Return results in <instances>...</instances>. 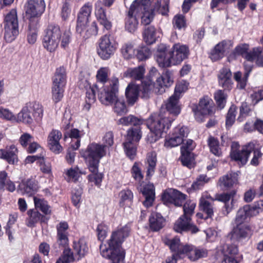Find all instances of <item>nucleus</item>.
I'll list each match as a JSON object with an SVG mask.
<instances>
[{
	"mask_svg": "<svg viewBox=\"0 0 263 263\" xmlns=\"http://www.w3.org/2000/svg\"><path fill=\"white\" fill-rule=\"evenodd\" d=\"M130 231V224L118 228L111 233L107 244L102 243L100 245L101 255L103 257L108 259L112 263H119L125 256V252L122 248V244L129 236Z\"/></svg>",
	"mask_w": 263,
	"mask_h": 263,
	"instance_id": "f257e3e1",
	"label": "nucleus"
},
{
	"mask_svg": "<svg viewBox=\"0 0 263 263\" xmlns=\"http://www.w3.org/2000/svg\"><path fill=\"white\" fill-rule=\"evenodd\" d=\"M110 90L105 87L103 90L99 92L98 99L102 104L110 105L115 103L114 111L118 115H122L127 112L128 109L122 98H118L119 80L118 78H113L110 83Z\"/></svg>",
	"mask_w": 263,
	"mask_h": 263,
	"instance_id": "f03ea898",
	"label": "nucleus"
},
{
	"mask_svg": "<svg viewBox=\"0 0 263 263\" xmlns=\"http://www.w3.org/2000/svg\"><path fill=\"white\" fill-rule=\"evenodd\" d=\"M173 83L172 72L166 70L160 77L157 78L155 83L149 79L142 81L141 86L139 87V96L142 99H147L150 97L152 91L162 94L165 92V88L170 87Z\"/></svg>",
	"mask_w": 263,
	"mask_h": 263,
	"instance_id": "7ed1b4c3",
	"label": "nucleus"
},
{
	"mask_svg": "<svg viewBox=\"0 0 263 263\" xmlns=\"http://www.w3.org/2000/svg\"><path fill=\"white\" fill-rule=\"evenodd\" d=\"M163 112L159 111L152 114L146 121L147 126L152 132L148 137L150 143L156 142L161 137L163 133H166L174 121L173 118L169 119V117Z\"/></svg>",
	"mask_w": 263,
	"mask_h": 263,
	"instance_id": "20e7f679",
	"label": "nucleus"
},
{
	"mask_svg": "<svg viewBox=\"0 0 263 263\" xmlns=\"http://www.w3.org/2000/svg\"><path fill=\"white\" fill-rule=\"evenodd\" d=\"M92 10V4L88 2L82 6L77 15L76 31L84 39L89 38L90 35H96L98 34V26L95 22L92 23L89 30L87 29V25Z\"/></svg>",
	"mask_w": 263,
	"mask_h": 263,
	"instance_id": "39448f33",
	"label": "nucleus"
},
{
	"mask_svg": "<svg viewBox=\"0 0 263 263\" xmlns=\"http://www.w3.org/2000/svg\"><path fill=\"white\" fill-rule=\"evenodd\" d=\"M164 243L173 250L178 248L182 258L187 256L191 261H196L208 255V251L206 249L197 248L191 245H183L180 242V239L177 237L172 239L166 238Z\"/></svg>",
	"mask_w": 263,
	"mask_h": 263,
	"instance_id": "423d86ee",
	"label": "nucleus"
},
{
	"mask_svg": "<svg viewBox=\"0 0 263 263\" xmlns=\"http://www.w3.org/2000/svg\"><path fill=\"white\" fill-rule=\"evenodd\" d=\"M238 145L237 143H233L232 146V151L231 152L232 159L237 161L240 165H243L248 161L250 153L253 151V157L250 164L254 166L259 164V159L261 158L262 154L259 149H255V144L253 142H250L245 145L241 150H234V147Z\"/></svg>",
	"mask_w": 263,
	"mask_h": 263,
	"instance_id": "0eeeda50",
	"label": "nucleus"
},
{
	"mask_svg": "<svg viewBox=\"0 0 263 263\" xmlns=\"http://www.w3.org/2000/svg\"><path fill=\"white\" fill-rule=\"evenodd\" d=\"M196 203L192 201H187L183 205V215L175 222L174 229L178 233L191 231L192 233H196L198 228L193 224L191 217L194 214Z\"/></svg>",
	"mask_w": 263,
	"mask_h": 263,
	"instance_id": "6e6552de",
	"label": "nucleus"
},
{
	"mask_svg": "<svg viewBox=\"0 0 263 263\" xmlns=\"http://www.w3.org/2000/svg\"><path fill=\"white\" fill-rule=\"evenodd\" d=\"M105 146L92 142L90 143L85 151H82L81 154L88 164V169L93 171L97 170L102 158L106 155Z\"/></svg>",
	"mask_w": 263,
	"mask_h": 263,
	"instance_id": "1a4fd4ad",
	"label": "nucleus"
},
{
	"mask_svg": "<svg viewBox=\"0 0 263 263\" xmlns=\"http://www.w3.org/2000/svg\"><path fill=\"white\" fill-rule=\"evenodd\" d=\"M140 3H143L145 9H142V11L139 13V17L141 16V23L144 25L150 24L153 20L155 12H158L162 15L167 14L168 12V5L170 0H157L153 6V9H148L146 0H139Z\"/></svg>",
	"mask_w": 263,
	"mask_h": 263,
	"instance_id": "9d476101",
	"label": "nucleus"
},
{
	"mask_svg": "<svg viewBox=\"0 0 263 263\" xmlns=\"http://www.w3.org/2000/svg\"><path fill=\"white\" fill-rule=\"evenodd\" d=\"M4 31V39L7 42H12L18 35V21L16 9H12L6 14Z\"/></svg>",
	"mask_w": 263,
	"mask_h": 263,
	"instance_id": "9b49d317",
	"label": "nucleus"
},
{
	"mask_svg": "<svg viewBox=\"0 0 263 263\" xmlns=\"http://www.w3.org/2000/svg\"><path fill=\"white\" fill-rule=\"evenodd\" d=\"M66 84V69L61 66L56 69L52 79V98L55 103L59 102L63 98Z\"/></svg>",
	"mask_w": 263,
	"mask_h": 263,
	"instance_id": "f8f14e48",
	"label": "nucleus"
},
{
	"mask_svg": "<svg viewBox=\"0 0 263 263\" xmlns=\"http://www.w3.org/2000/svg\"><path fill=\"white\" fill-rule=\"evenodd\" d=\"M61 37L60 26L54 24L49 25L44 31L43 39L44 47L50 52L54 51L58 47Z\"/></svg>",
	"mask_w": 263,
	"mask_h": 263,
	"instance_id": "ddd939ff",
	"label": "nucleus"
},
{
	"mask_svg": "<svg viewBox=\"0 0 263 263\" xmlns=\"http://www.w3.org/2000/svg\"><path fill=\"white\" fill-rule=\"evenodd\" d=\"M118 47V43L111 34H105L99 39L97 53L103 60L109 59L114 54Z\"/></svg>",
	"mask_w": 263,
	"mask_h": 263,
	"instance_id": "4468645a",
	"label": "nucleus"
},
{
	"mask_svg": "<svg viewBox=\"0 0 263 263\" xmlns=\"http://www.w3.org/2000/svg\"><path fill=\"white\" fill-rule=\"evenodd\" d=\"M143 3L139 0H135L131 4L125 18V29L129 32H134L138 25L139 13L142 9H145Z\"/></svg>",
	"mask_w": 263,
	"mask_h": 263,
	"instance_id": "2eb2a0df",
	"label": "nucleus"
},
{
	"mask_svg": "<svg viewBox=\"0 0 263 263\" xmlns=\"http://www.w3.org/2000/svg\"><path fill=\"white\" fill-rule=\"evenodd\" d=\"M115 0H98L95 5V15L100 24L107 30L112 27L111 22L107 18L105 7H110Z\"/></svg>",
	"mask_w": 263,
	"mask_h": 263,
	"instance_id": "dca6fc26",
	"label": "nucleus"
},
{
	"mask_svg": "<svg viewBox=\"0 0 263 263\" xmlns=\"http://www.w3.org/2000/svg\"><path fill=\"white\" fill-rule=\"evenodd\" d=\"M249 45L247 44H240L237 45L234 49V51L230 54L228 57V61L229 62L236 59L238 55L244 57L248 62H253L254 60L258 58L260 54L261 49L259 47L254 48L252 51L248 52Z\"/></svg>",
	"mask_w": 263,
	"mask_h": 263,
	"instance_id": "f3484780",
	"label": "nucleus"
},
{
	"mask_svg": "<svg viewBox=\"0 0 263 263\" xmlns=\"http://www.w3.org/2000/svg\"><path fill=\"white\" fill-rule=\"evenodd\" d=\"M187 135V128L179 125L173 129L172 135L165 139L164 146L168 148L177 146L183 143L184 138H186Z\"/></svg>",
	"mask_w": 263,
	"mask_h": 263,
	"instance_id": "a211bd4d",
	"label": "nucleus"
},
{
	"mask_svg": "<svg viewBox=\"0 0 263 263\" xmlns=\"http://www.w3.org/2000/svg\"><path fill=\"white\" fill-rule=\"evenodd\" d=\"M45 8L44 0H28L25 10L26 16L29 18V22H32L33 18L41 16Z\"/></svg>",
	"mask_w": 263,
	"mask_h": 263,
	"instance_id": "6ab92c4d",
	"label": "nucleus"
},
{
	"mask_svg": "<svg viewBox=\"0 0 263 263\" xmlns=\"http://www.w3.org/2000/svg\"><path fill=\"white\" fill-rule=\"evenodd\" d=\"M189 47L180 43L174 44L172 50L170 51V58L172 65H178L187 59L189 55Z\"/></svg>",
	"mask_w": 263,
	"mask_h": 263,
	"instance_id": "aec40b11",
	"label": "nucleus"
},
{
	"mask_svg": "<svg viewBox=\"0 0 263 263\" xmlns=\"http://www.w3.org/2000/svg\"><path fill=\"white\" fill-rule=\"evenodd\" d=\"M238 199L236 191L234 190L228 193L217 194L216 196V200L224 203V208L227 215L230 213L235 206H237Z\"/></svg>",
	"mask_w": 263,
	"mask_h": 263,
	"instance_id": "412c9836",
	"label": "nucleus"
},
{
	"mask_svg": "<svg viewBox=\"0 0 263 263\" xmlns=\"http://www.w3.org/2000/svg\"><path fill=\"white\" fill-rule=\"evenodd\" d=\"M218 253L223 255L221 263H238L236 256L238 253V249L236 245L226 243L220 247Z\"/></svg>",
	"mask_w": 263,
	"mask_h": 263,
	"instance_id": "4be33fe9",
	"label": "nucleus"
},
{
	"mask_svg": "<svg viewBox=\"0 0 263 263\" xmlns=\"http://www.w3.org/2000/svg\"><path fill=\"white\" fill-rule=\"evenodd\" d=\"M179 99L178 97L172 95L165 103V107L161 108L160 111H162L163 114L169 117V119L173 118L174 121L181 112V108L179 104Z\"/></svg>",
	"mask_w": 263,
	"mask_h": 263,
	"instance_id": "5701e85b",
	"label": "nucleus"
},
{
	"mask_svg": "<svg viewBox=\"0 0 263 263\" xmlns=\"http://www.w3.org/2000/svg\"><path fill=\"white\" fill-rule=\"evenodd\" d=\"M186 195L177 190L169 189L163 193L162 200L165 204L172 203L176 206H181L185 199Z\"/></svg>",
	"mask_w": 263,
	"mask_h": 263,
	"instance_id": "b1692460",
	"label": "nucleus"
},
{
	"mask_svg": "<svg viewBox=\"0 0 263 263\" xmlns=\"http://www.w3.org/2000/svg\"><path fill=\"white\" fill-rule=\"evenodd\" d=\"M212 100L208 97L201 99L198 105L193 109L196 118L199 120L201 117L212 114Z\"/></svg>",
	"mask_w": 263,
	"mask_h": 263,
	"instance_id": "393cba45",
	"label": "nucleus"
},
{
	"mask_svg": "<svg viewBox=\"0 0 263 263\" xmlns=\"http://www.w3.org/2000/svg\"><path fill=\"white\" fill-rule=\"evenodd\" d=\"M69 225L66 221H62L56 226L57 241L62 247H66L69 243Z\"/></svg>",
	"mask_w": 263,
	"mask_h": 263,
	"instance_id": "a878e982",
	"label": "nucleus"
},
{
	"mask_svg": "<svg viewBox=\"0 0 263 263\" xmlns=\"http://www.w3.org/2000/svg\"><path fill=\"white\" fill-rule=\"evenodd\" d=\"M39 188L38 182L35 179H24L18 186V191L28 196L34 195Z\"/></svg>",
	"mask_w": 263,
	"mask_h": 263,
	"instance_id": "bb28decb",
	"label": "nucleus"
},
{
	"mask_svg": "<svg viewBox=\"0 0 263 263\" xmlns=\"http://www.w3.org/2000/svg\"><path fill=\"white\" fill-rule=\"evenodd\" d=\"M62 133L57 129H53L49 134L47 138V143L49 149L55 154L61 153L63 147L60 143V140L62 138Z\"/></svg>",
	"mask_w": 263,
	"mask_h": 263,
	"instance_id": "cd10ccee",
	"label": "nucleus"
},
{
	"mask_svg": "<svg viewBox=\"0 0 263 263\" xmlns=\"http://www.w3.org/2000/svg\"><path fill=\"white\" fill-rule=\"evenodd\" d=\"M167 47L165 45L160 44L158 46L155 58L160 67H168L171 66L170 51L167 52Z\"/></svg>",
	"mask_w": 263,
	"mask_h": 263,
	"instance_id": "c85d7f7f",
	"label": "nucleus"
},
{
	"mask_svg": "<svg viewBox=\"0 0 263 263\" xmlns=\"http://www.w3.org/2000/svg\"><path fill=\"white\" fill-rule=\"evenodd\" d=\"M218 83L225 90H230L232 87V73L230 69L226 67L221 68L218 74Z\"/></svg>",
	"mask_w": 263,
	"mask_h": 263,
	"instance_id": "c756f323",
	"label": "nucleus"
},
{
	"mask_svg": "<svg viewBox=\"0 0 263 263\" xmlns=\"http://www.w3.org/2000/svg\"><path fill=\"white\" fill-rule=\"evenodd\" d=\"M109 74L110 70L108 67H101L98 70L96 75L97 83L95 85H98V87L100 88L99 92L101 90H103L105 87L108 88L109 90H110V83L113 78L109 81V85H105V83L108 81ZM114 78H116L114 77Z\"/></svg>",
	"mask_w": 263,
	"mask_h": 263,
	"instance_id": "7c9ffc66",
	"label": "nucleus"
},
{
	"mask_svg": "<svg viewBox=\"0 0 263 263\" xmlns=\"http://www.w3.org/2000/svg\"><path fill=\"white\" fill-rule=\"evenodd\" d=\"M31 107L36 109V110H39L36 106H31L30 104H25L16 116V122H22L25 124H31L35 121V119L29 114V109H31Z\"/></svg>",
	"mask_w": 263,
	"mask_h": 263,
	"instance_id": "2f4dec72",
	"label": "nucleus"
},
{
	"mask_svg": "<svg viewBox=\"0 0 263 263\" xmlns=\"http://www.w3.org/2000/svg\"><path fill=\"white\" fill-rule=\"evenodd\" d=\"M27 215L28 218L27 220V224L31 228L35 227V224L39 222H40L41 223H47L49 220V218L42 215L35 209H29L27 211Z\"/></svg>",
	"mask_w": 263,
	"mask_h": 263,
	"instance_id": "473e14b6",
	"label": "nucleus"
},
{
	"mask_svg": "<svg viewBox=\"0 0 263 263\" xmlns=\"http://www.w3.org/2000/svg\"><path fill=\"white\" fill-rule=\"evenodd\" d=\"M249 231L248 226L245 224H236V227L229 234L228 237L232 240H239L247 237Z\"/></svg>",
	"mask_w": 263,
	"mask_h": 263,
	"instance_id": "72a5a7b5",
	"label": "nucleus"
},
{
	"mask_svg": "<svg viewBox=\"0 0 263 263\" xmlns=\"http://www.w3.org/2000/svg\"><path fill=\"white\" fill-rule=\"evenodd\" d=\"M17 149L14 145H11L6 149H0V158L6 160L9 164H14L17 162Z\"/></svg>",
	"mask_w": 263,
	"mask_h": 263,
	"instance_id": "f704fd0d",
	"label": "nucleus"
},
{
	"mask_svg": "<svg viewBox=\"0 0 263 263\" xmlns=\"http://www.w3.org/2000/svg\"><path fill=\"white\" fill-rule=\"evenodd\" d=\"M145 200L143 201V205L148 208L151 206L155 198V186L153 183H148L144 185L141 190Z\"/></svg>",
	"mask_w": 263,
	"mask_h": 263,
	"instance_id": "c9c22d12",
	"label": "nucleus"
},
{
	"mask_svg": "<svg viewBox=\"0 0 263 263\" xmlns=\"http://www.w3.org/2000/svg\"><path fill=\"white\" fill-rule=\"evenodd\" d=\"M254 215V210L249 205H246L240 208L236 214L235 223L236 224H242L250 217Z\"/></svg>",
	"mask_w": 263,
	"mask_h": 263,
	"instance_id": "e433bc0d",
	"label": "nucleus"
},
{
	"mask_svg": "<svg viewBox=\"0 0 263 263\" xmlns=\"http://www.w3.org/2000/svg\"><path fill=\"white\" fill-rule=\"evenodd\" d=\"M160 34L153 26H149L145 27L143 32V40L147 44H153L160 37Z\"/></svg>",
	"mask_w": 263,
	"mask_h": 263,
	"instance_id": "4c0bfd02",
	"label": "nucleus"
},
{
	"mask_svg": "<svg viewBox=\"0 0 263 263\" xmlns=\"http://www.w3.org/2000/svg\"><path fill=\"white\" fill-rule=\"evenodd\" d=\"M238 176V174L235 172L227 174L219 178V185L225 189L230 188L237 183Z\"/></svg>",
	"mask_w": 263,
	"mask_h": 263,
	"instance_id": "58836bf2",
	"label": "nucleus"
},
{
	"mask_svg": "<svg viewBox=\"0 0 263 263\" xmlns=\"http://www.w3.org/2000/svg\"><path fill=\"white\" fill-rule=\"evenodd\" d=\"M157 154L155 152H151L147 154L146 157V179L149 180L154 174L156 163Z\"/></svg>",
	"mask_w": 263,
	"mask_h": 263,
	"instance_id": "ea45409f",
	"label": "nucleus"
},
{
	"mask_svg": "<svg viewBox=\"0 0 263 263\" xmlns=\"http://www.w3.org/2000/svg\"><path fill=\"white\" fill-rule=\"evenodd\" d=\"M85 134L83 130L72 128L70 130L69 133L64 134V138L66 139L67 137V135H68L69 137L72 139L70 146L73 149L77 150L80 146L81 138L84 136Z\"/></svg>",
	"mask_w": 263,
	"mask_h": 263,
	"instance_id": "a19ab883",
	"label": "nucleus"
},
{
	"mask_svg": "<svg viewBox=\"0 0 263 263\" xmlns=\"http://www.w3.org/2000/svg\"><path fill=\"white\" fill-rule=\"evenodd\" d=\"M100 88L98 87V85H94L92 87H89L87 90H86L85 104L84 106V109L88 111L92 104H93L96 100V91H98V95Z\"/></svg>",
	"mask_w": 263,
	"mask_h": 263,
	"instance_id": "79ce46f5",
	"label": "nucleus"
},
{
	"mask_svg": "<svg viewBox=\"0 0 263 263\" xmlns=\"http://www.w3.org/2000/svg\"><path fill=\"white\" fill-rule=\"evenodd\" d=\"M139 86L133 83L128 84L125 90V96L129 104L133 105L139 95Z\"/></svg>",
	"mask_w": 263,
	"mask_h": 263,
	"instance_id": "37998d69",
	"label": "nucleus"
},
{
	"mask_svg": "<svg viewBox=\"0 0 263 263\" xmlns=\"http://www.w3.org/2000/svg\"><path fill=\"white\" fill-rule=\"evenodd\" d=\"M227 42L225 40L219 42L211 50L210 58L213 61H217L224 57Z\"/></svg>",
	"mask_w": 263,
	"mask_h": 263,
	"instance_id": "c03bdc74",
	"label": "nucleus"
},
{
	"mask_svg": "<svg viewBox=\"0 0 263 263\" xmlns=\"http://www.w3.org/2000/svg\"><path fill=\"white\" fill-rule=\"evenodd\" d=\"M145 71L144 67L141 65L137 67L127 69L124 72V76L133 80L141 81L143 79Z\"/></svg>",
	"mask_w": 263,
	"mask_h": 263,
	"instance_id": "a18cd8bd",
	"label": "nucleus"
},
{
	"mask_svg": "<svg viewBox=\"0 0 263 263\" xmlns=\"http://www.w3.org/2000/svg\"><path fill=\"white\" fill-rule=\"evenodd\" d=\"M149 227L153 231H158L162 229L165 222V219L159 213H152L149 218Z\"/></svg>",
	"mask_w": 263,
	"mask_h": 263,
	"instance_id": "49530a36",
	"label": "nucleus"
},
{
	"mask_svg": "<svg viewBox=\"0 0 263 263\" xmlns=\"http://www.w3.org/2000/svg\"><path fill=\"white\" fill-rule=\"evenodd\" d=\"M141 163L139 162H135L130 169L132 177L134 179L136 183L140 186L142 185L144 179V174L141 168Z\"/></svg>",
	"mask_w": 263,
	"mask_h": 263,
	"instance_id": "de8ad7c7",
	"label": "nucleus"
},
{
	"mask_svg": "<svg viewBox=\"0 0 263 263\" xmlns=\"http://www.w3.org/2000/svg\"><path fill=\"white\" fill-rule=\"evenodd\" d=\"M144 122V120L142 118L136 117L132 115L123 117L118 120V123L123 126H140L143 124Z\"/></svg>",
	"mask_w": 263,
	"mask_h": 263,
	"instance_id": "09e8293b",
	"label": "nucleus"
},
{
	"mask_svg": "<svg viewBox=\"0 0 263 263\" xmlns=\"http://www.w3.org/2000/svg\"><path fill=\"white\" fill-rule=\"evenodd\" d=\"M33 201L35 209L37 211H41L44 214L47 215L51 213L50 206L48 204L47 201L43 198H39L36 197H33Z\"/></svg>",
	"mask_w": 263,
	"mask_h": 263,
	"instance_id": "8fccbe9b",
	"label": "nucleus"
},
{
	"mask_svg": "<svg viewBox=\"0 0 263 263\" xmlns=\"http://www.w3.org/2000/svg\"><path fill=\"white\" fill-rule=\"evenodd\" d=\"M26 104H30L31 106H36L37 107L39 110H36V109H34V108L31 107V109H29V114L31 116L35 119V121L36 122H39L41 121L43 116V108L41 104H40L38 102L33 101V102H29L26 103Z\"/></svg>",
	"mask_w": 263,
	"mask_h": 263,
	"instance_id": "3c124183",
	"label": "nucleus"
},
{
	"mask_svg": "<svg viewBox=\"0 0 263 263\" xmlns=\"http://www.w3.org/2000/svg\"><path fill=\"white\" fill-rule=\"evenodd\" d=\"M120 51L125 59H130L135 57L136 50L132 42H128L124 43L121 46Z\"/></svg>",
	"mask_w": 263,
	"mask_h": 263,
	"instance_id": "603ef678",
	"label": "nucleus"
},
{
	"mask_svg": "<svg viewBox=\"0 0 263 263\" xmlns=\"http://www.w3.org/2000/svg\"><path fill=\"white\" fill-rule=\"evenodd\" d=\"M73 247L74 251L79 257L84 256L88 250L85 240L82 238L78 241H74Z\"/></svg>",
	"mask_w": 263,
	"mask_h": 263,
	"instance_id": "864d4df0",
	"label": "nucleus"
},
{
	"mask_svg": "<svg viewBox=\"0 0 263 263\" xmlns=\"http://www.w3.org/2000/svg\"><path fill=\"white\" fill-rule=\"evenodd\" d=\"M199 206L200 210L206 215L205 218H211L213 216V204L203 197L200 200Z\"/></svg>",
	"mask_w": 263,
	"mask_h": 263,
	"instance_id": "5fc2aeb1",
	"label": "nucleus"
},
{
	"mask_svg": "<svg viewBox=\"0 0 263 263\" xmlns=\"http://www.w3.org/2000/svg\"><path fill=\"white\" fill-rule=\"evenodd\" d=\"M119 196L120 198L119 205L123 207L125 205L129 204L132 201L133 193L128 189L122 190L120 192Z\"/></svg>",
	"mask_w": 263,
	"mask_h": 263,
	"instance_id": "6e6d98bb",
	"label": "nucleus"
},
{
	"mask_svg": "<svg viewBox=\"0 0 263 263\" xmlns=\"http://www.w3.org/2000/svg\"><path fill=\"white\" fill-rule=\"evenodd\" d=\"M141 136L142 133L140 126L130 128L127 130L126 142H138L141 138Z\"/></svg>",
	"mask_w": 263,
	"mask_h": 263,
	"instance_id": "4d7b16f0",
	"label": "nucleus"
},
{
	"mask_svg": "<svg viewBox=\"0 0 263 263\" xmlns=\"http://www.w3.org/2000/svg\"><path fill=\"white\" fill-rule=\"evenodd\" d=\"M98 167L99 165H97V170L94 171L89 169L91 173L88 176L87 178L89 182H93L95 185L99 187L101 185L103 175L98 172Z\"/></svg>",
	"mask_w": 263,
	"mask_h": 263,
	"instance_id": "13d9d810",
	"label": "nucleus"
},
{
	"mask_svg": "<svg viewBox=\"0 0 263 263\" xmlns=\"http://www.w3.org/2000/svg\"><path fill=\"white\" fill-rule=\"evenodd\" d=\"M71 0H63L60 15L62 20L64 21H67L70 16L71 12Z\"/></svg>",
	"mask_w": 263,
	"mask_h": 263,
	"instance_id": "bf43d9fd",
	"label": "nucleus"
},
{
	"mask_svg": "<svg viewBox=\"0 0 263 263\" xmlns=\"http://www.w3.org/2000/svg\"><path fill=\"white\" fill-rule=\"evenodd\" d=\"M214 99L217 107L220 109H223L226 104L227 95L223 90H218L214 93Z\"/></svg>",
	"mask_w": 263,
	"mask_h": 263,
	"instance_id": "052dcab7",
	"label": "nucleus"
},
{
	"mask_svg": "<svg viewBox=\"0 0 263 263\" xmlns=\"http://www.w3.org/2000/svg\"><path fill=\"white\" fill-rule=\"evenodd\" d=\"M208 142L211 152L215 156H221L222 152L219 147L218 140L214 137L210 136L208 139Z\"/></svg>",
	"mask_w": 263,
	"mask_h": 263,
	"instance_id": "680f3d73",
	"label": "nucleus"
},
{
	"mask_svg": "<svg viewBox=\"0 0 263 263\" xmlns=\"http://www.w3.org/2000/svg\"><path fill=\"white\" fill-rule=\"evenodd\" d=\"M180 160L183 166L188 168H192L193 166L194 157L192 153L181 151Z\"/></svg>",
	"mask_w": 263,
	"mask_h": 263,
	"instance_id": "e2e57ef3",
	"label": "nucleus"
},
{
	"mask_svg": "<svg viewBox=\"0 0 263 263\" xmlns=\"http://www.w3.org/2000/svg\"><path fill=\"white\" fill-rule=\"evenodd\" d=\"M236 115V108L235 106H231L227 113L226 120V126L227 128H230L235 121Z\"/></svg>",
	"mask_w": 263,
	"mask_h": 263,
	"instance_id": "0e129e2a",
	"label": "nucleus"
},
{
	"mask_svg": "<svg viewBox=\"0 0 263 263\" xmlns=\"http://www.w3.org/2000/svg\"><path fill=\"white\" fill-rule=\"evenodd\" d=\"M82 174H85V173L82 172L78 166L67 170L66 173L68 181L74 182L78 181L80 175Z\"/></svg>",
	"mask_w": 263,
	"mask_h": 263,
	"instance_id": "69168bd1",
	"label": "nucleus"
},
{
	"mask_svg": "<svg viewBox=\"0 0 263 263\" xmlns=\"http://www.w3.org/2000/svg\"><path fill=\"white\" fill-rule=\"evenodd\" d=\"M151 50L147 46L139 47L136 50L135 57L139 60L143 61L147 59L151 55Z\"/></svg>",
	"mask_w": 263,
	"mask_h": 263,
	"instance_id": "338daca9",
	"label": "nucleus"
},
{
	"mask_svg": "<svg viewBox=\"0 0 263 263\" xmlns=\"http://www.w3.org/2000/svg\"><path fill=\"white\" fill-rule=\"evenodd\" d=\"M189 85V83L184 80L179 81L176 85L174 93L173 95L175 97L180 98L181 94L185 92Z\"/></svg>",
	"mask_w": 263,
	"mask_h": 263,
	"instance_id": "774afa93",
	"label": "nucleus"
}]
</instances>
